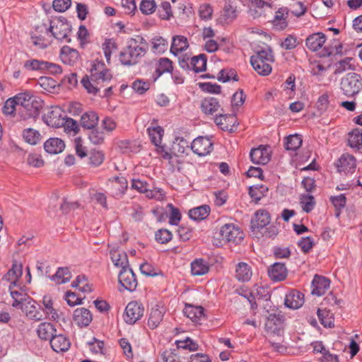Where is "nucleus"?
<instances>
[{
	"label": "nucleus",
	"mask_w": 362,
	"mask_h": 362,
	"mask_svg": "<svg viewBox=\"0 0 362 362\" xmlns=\"http://www.w3.org/2000/svg\"><path fill=\"white\" fill-rule=\"evenodd\" d=\"M148 48V45L144 37L136 36L135 38H130L126 47L120 52L119 61L123 65H134L144 57Z\"/></svg>",
	"instance_id": "1"
},
{
	"label": "nucleus",
	"mask_w": 362,
	"mask_h": 362,
	"mask_svg": "<svg viewBox=\"0 0 362 362\" xmlns=\"http://www.w3.org/2000/svg\"><path fill=\"white\" fill-rule=\"evenodd\" d=\"M216 235L221 245L230 243L238 245L243 241L244 238L243 230L234 223L224 224Z\"/></svg>",
	"instance_id": "2"
},
{
	"label": "nucleus",
	"mask_w": 362,
	"mask_h": 362,
	"mask_svg": "<svg viewBox=\"0 0 362 362\" xmlns=\"http://www.w3.org/2000/svg\"><path fill=\"white\" fill-rule=\"evenodd\" d=\"M340 89L346 97H354L362 90L361 76L356 73H348L341 79Z\"/></svg>",
	"instance_id": "3"
},
{
	"label": "nucleus",
	"mask_w": 362,
	"mask_h": 362,
	"mask_svg": "<svg viewBox=\"0 0 362 362\" xmlns=\"http://www.w3.org/2000/svg\"><path fill=\"white\" fill-rule=\"evenodd\" d=\"M144 308L141 303L136 301L129 302L126 306L123 318L129 325H134L144 315Z\"/></svg>",
	"instance_id": "4"
},
{
	"label": "nucleus",
	"mask_w": 362,
	"mask_h": 362,
	"mask_svg": "<svg viewBox=\"0 0 362 362\" xmlns=\"http://www.w3.org/2000/svg\"><path fill=\"white\" fill-rule=\"evenodd\" d=\"M48 30L56 39L61 41L65 40L67 42H71V39L69 38L71 26L68 23L60 20L51 22Z\"/></svg>",
	"instance_id": "5"
},
{
	"label": "nucleus",
	"mask_w": 362,
	"mask_h": 362,
	"mask_svg": "<svg viewBox=\"0 0 362 362\" xmlns=\"http://www.w3.org/2000/svg\"><path fill=\"white\" fill-rule=\"evenodd\" d=\"M213 146L214 144L209 138L199 136L192 141L191 148L199 156H205L212 151Z\"/></svg>",
	"instance_id": "6"
},
{
	"label": "nucleus",
	"mask_w": 362,
	"mask_h": 362,
	"mask_svg": "<svg viewBox=\"0 0 362 362\" xmlns=\"http://www.w3.org/2000/svg\"><path fill=\"white\" fill-rule=\"evenodd\" d=\"M118 280L119 284L127 291H133L137 286L135 274L129 267L121 269L119 273Z\"/></svg>",
	"instance_id": "7"
},
{
	"label": "nucleus",
	"mask_w": 362,
	"mask_h": 362,
	"mask_svg": "<svg viewBox=\"0 0 362 362\" xmlns=\"http://www.w3.org/2000/svg\"><path fill=\"white\" fill-rule=\"evenodd\" d=\"M250 156L253 163L265 165L271 159L270 148L268 146L260 145L250 151Z\"/></svg>",
	"instance_id": "8"
},
{
	"label": "nucleus",
	"mask_w": 362,
	"mask_h": 362,
	"mask_svg": "<svg viewBox=\"0 0 362 362\" xmlns=\"http://www.w3.org/2000/svg\"><path fill=\"white\" fill-rule=\"evenodd\" d=\"M37 303L30 297L18 308H21L30 319L40 321L44 319V317L39 310L40 308H37Z\"/></svg>",
	"instance_id": "9"
},
{
	"label": "nucleus",
	"mask_w": 362,
	"mask_h": 362,
	"mask_svg": "<svg viewBox=\"0 0 362 362\" xmlns=\"http://www.w3.org/2000/svg\"><path fill=\"white\" fill-rule=\"evenodd\" d=\"M339 172L345 174L353 173L356 167L355 158L350 154H343L336 163Z\"/></svg>",
	"instance_id": "10"
},
{
	"label": "nucleus",
	"mask_w": 362,
	"mask_h": 362,
	"mask_svg": "<svg viewBox=\"0 0 362 362\" xmlns=\"http://www.w3.org/2000/svg\"><path fill=\"white\" fill-rule=\"evenodd\" d=\"M62 110L58 106L52 107L43 116L45 122L52 127H59L63 124Z\"/></svg>",
	"instance_id": "11"
},
{
	"label": "nucleus",
	"mask_w": 362,
	"mask_h": 362,
	"mask_svg": "<svg viewBox=\"0 0 362 362\" xmlns=\"http://www.w3.org/2000/svg\"><path fill=\"white\" fill-rule=\"evenodd\" d=\"M49 344L53 351L57 353L65 352L69 349L71 346L70 340L66 335L57 334V332L51 338Z\"/></svg>",
	"instance_id": "12"
},
{
	"label": "nucleus",
	"mask_w": 362,
	"mask_h": 362,
	"mask_svg": "<svg viewBox=\"0 0 362 362\" xmlns=\"http://www.w3.org/2000/svg\"><path fill=\"white\" fill-rule=\"evenodd\" d=\"M270 221L269 213L265 209H259L256 211L255 217L251 221V228L253 231H259L267 226Z\"/></svg>",
	"instance_id": "13"
},
{
	"label": "nucleus",
	"mask_w": 362,
	"mask_h": 362,
	"mask_svg": "<svg viewBox=\"0 0 362 362\" xmlns=\"http://www.w3.org/2000/svg\"><path fill=\"white\" fill-rule=\"evenodd\" d=\"M42 107V101L37 96L33 95L29 103L25 107L20 110L23 112H25V117L36 118L40 115V111Z\"/></svg>",
	"instance_id": "14"
},
{
	"label": "nucleus",
	"mask_w": 362,
	"mask_h": 362,
	"mask_svg": "<svg viewBox=\"0 0 362 362\" xmlns=\"http://www.w3.org/2000/svg\"><path fill=\"white\" fill-rule=\"evenodd\" d=\"M238 16L236 7L230 0L226 1L221 13L218 21L221 24H229L233 22Z\"/></svg>",
	"instance_id": "15"
},
{
	"label": "nucleus",
	"mask_w": 362,
	"mask_h": 362,
	"mask_svg": "<svg viewBox=\"0 0 362 362\" xmlns=\"http://www.w3.org/2000/svg\"><path fill=\"white\" fill-rule=\"evenodd\" d=\"M268 274L273 281H281L286 278L288 270L285 264L276 262L269 267Z\"/></svg>",
	"instance_id": "16"
},
{
	"label": "nucleus",
	"mask_w": 362,
	"mask_h": 362,
	"mask_svg": "<svg viewBox=\"0 0 362 362\" xmlns=\"http://www.w3.org/2000/svg\"><path fill=\"white\" fill-rule=\"evenodd\" d=\"M330 281L326 277L315 275L312 281V294L317 296H323L328 290Z\"/></svg>",
	"instance_id": "17"
},
{
	"label": "nucleus",
	"mask_w": 362,
	"mask_h": 362,
	"mask_svg": "<svg viewBox=\"0 0 362 362\" xmlns=\"http://www.w3.org/2000/svg\"><path fill=\"white\" fill-rule=\"evenodd\" d=\"M60 58L64 64L73 66L79 60V53L74 48L64 46L60 50Z\"/></svg>",
	"instance_id": "18"
},
{
	"label": "nucleus",
	"mask_w": 362,
	"mask_h": 362,
	"mask_svg": "<svg viewBox=\"0 0 362 362\" xmlns=\"http://www.w3.org/2000/svg\"><path fill=\"white\" fill-rule=\"evenodd\" d=\"M74 322L79 327H87L93 320L90 312L84 308H76L73 315Z\"/></svg>",
	"instance_id": "19"
},
{
	"label": "nucleus",
	"mask_w": 362,
	"mask_h": 362,
	"mask_svg": "<svg viewBox=\"0 0 362 362\" xmlns=\"http://www.w3.org/2000/svg\"><path fill=\"white\" fill-rule=\"evenodd\" d=\"M23 274V266L21 264L14 262L12 267L8 271V272L4 276V279L9 281V286H17L19 284V279L21 278Z\"/></svg>",
	"instance_id": "20"
},
{
	"label": "nucleus",
	"mask_w": 362,
	"mask_h": 362,
	"mask_svg": "<svg viewBox=\"0 0 362 362\" xmlns=\"http://www.w3.org/2000/svg\"><path fill=\"white\" fill-rule=\"evenodd\" d=\"M90 71V77L93 82H95L103 78H105V80L112 79V74H110V70L105 67V64L103 62H98L95 63Z\"/></svg>",
	"instance_id": "21"
},
{
	"label": "nucleus",
	"mask_w": 362,
	"mask_h": 362,
	"mask_svg": "<svg viewBox=\"0 0 362 362\" xmlns=\"http://www.w3.org/2000/svg\"><path fill=\"white\" fill-rule=\"evenodd\" d=\"M8 290L12 298L13 299V302L12 303L13 307L19 308L25 300H27V298H30L26 293L22 291L21 284H18L17 286H9Z\"/></svg>",
	"instance_id": "22"
},
{
	"label": "nucleus",
	"mask_w": 362,
	"mask_h": 362,
	"mask_svg": "<svg viewBox=\"0 0 362 362\" xmlns=\"http://www.w3.org/2000/svg\"><path fill=\"white\" fill-rule=\"evenodd\" d=\"M285 305L289 308L298 309L304 303V296L298 291H291L286 296Z\"/></svg>",
	"instance_id": "23"
},
{
	"label": "nucleus",
	"mask_w": 362,
	"mask_h": 362,
	"mask_svg": "<svg viewBox=\"0 0 362 362\" xmlns=\"http://www.w3.org/2000/svg\"><path fill=\"white\" fill-rule=\"evenodd\" d=\"M326 40V36L322 33H316L310 35L306 40V47L311 51H317L322 47Z\"/></svg>",
	"instance_id": "24"
},
{
	"label": "nucleus",
	"mask_w": 362,
	"mask_h": 362,
	"mask_svg": "<svg viewBox=\"0 0 362 362\" xmlns=\"http://www.w3.org/2000/svg\"><path fill=\"white\" fill-rule=\"evenodd\" d=\"M288 8L281 7L279 8V10L276 12L274 18L272 21L274 27L279 30H284L288 26Z\"/></svg>",
	"instance_id": "25"
},
{
	"label": "nucleus",
	"mask_w": 362,
	"mask_h": 362,
	"mask_svg": "<svg viewBox=\"0 0 362 362\" xmlns=\"http://www.w3.org/2000/svg\"><path fill=\"white\" fill-rule=\"evenodd\" d=\"M165 309L163 307L156 305L152 308L148 320V327L153 329L158 327L160 322L163 320Z\"/></svg>",
	"instance_id": "26"
},
{
	"label": "nucleus",
	"mask_w": 362,
	"mask_h": 362,
	"mask_svg": "<svg viewBox=\"0 0 362 362\" xmlns=\"http://www.w3.org/2000/svg\"><path fill=\"white\" fill-rule=\"evenodd\" d=\"M156 124L157 121L153 119L151 122V125L147 128V132L149 137L151 138V142L156 146H158V145L161 144L164 130L161 127Z\"/></svg>",
	"instance_id": "27"
},
{
	"label": "nucleus",
	"mask_w": 362,
	"mask_h": 362,
	"mask_svg": "<svg viewBox=\"0 0 362 362\" xmlns=\"http://www.w3.org/2000/svg\"><path fill=\"white\" fill-rule=\"evenodd\" d=\"M64 148V142L59 138H50L44 144L45 150L50 154L59 153Z\"/></svg>",
	"instance_id": "28"
},
{
	"label": "nucleus",
	"mask_w": 362,
	"mask_h": 362,
	"mask_svg": "<svg viewBox=\"0 0 362 362\" xmlns=\"http://www.w3.org/2000/svg\"><path fill=\"white\" fill-rule=\"evenodd\" d=\"M98 115L94 111H88L83 113L81 117V124L84 129H93L98 123Z\"/></svg>",
	"instance_id": "29"
},
{
	"label": "nucleus",
	"mask_w": 362,
	"mask_h": 362,
	"mask_svg": "<svg viewBox=\"0 0 362 362\" xmlns=\"http://www.w3.org/2000/svg\"><path fill=\"white\" fill-rule=\"evenodd\" d=\"M220 107L218 100L213 97L204 98L201 103V109L206 115H213L218 110Z\"/></svg>",
	"instance_id": "30"
},
{
	"label": "nucleus",
	"mask_w": 362,
	"mask_h": 362,
	"mask_svg": "<svg viewBox=\"0 0 362 362\" xmlns=\"http://www.w3.org/2000/svg\"><path fill=\"white\" fill-rule=\"evenodd\" d=\"M57 332L54 325L49 322H42L37 329L38 337L42 340H49Z\"/></svg>",
	"instance_id": "31"
},
{
	"label": "nucleus",
	"mask_w": 362,
	"mask_h": 362,
	"mask_svg": "<svg viewBox=\"0 0 362 362\" xmlns=\"http://www.w3.org/2000/svg\"><path fill=\"white\" fill-rule=\"evenodd\" d=\"M189 47L187 37L182 35H177L173 38V42L170 47V52L174 55L178 54L186 50Z\"/></svg>",
	"instance_id": "32"
},
{
	"label": "nucleus",
	"mask_w": 362,
	"mask_h": 362,
	"mask_svg": "<svg viewBox=\"0 0 362 362\" xmlns=\"http://www.w3.org/2000/svg\"><path fill=\"white\" fill-rule=\"evenodd\" d=\"M252 275L251 267L245 262H240L235 269V277L239 281H248Z\"/></svg>",
	"instance_id": "33"
},
{
	"label": "nucleus",
	"mask_w": 362,
	"mask_h": 362,
	"mask_svg": "<svg viewBox=\"0 0 362 362\" xmlns=\"http://www.w3.org/2000/svg\"><path fill=\"white\" fill-rule=\"evenodd\" d=\"M209 271V263L203 259H196L191 263V272L194 276H202Z\"/></svg>",
	"instance_id": "34"
},
{
	"label": "nucleus",
	"mask_w": 362,
	"mask_h": 362,
	"mask_svg": "<svg viewBox=\"0 0 362 362\" xmlns=\"http://www.w3.org/2000/svg\"><path fill=\"white\" fill-rule=\"evenodd\" d=\"M211 211L209 206L204 204L189 211V216L194 221H202L206 219Z\"/></svg>",
	"instance_id": "35"
},
{
	"label": "nucleus",
	"mask_w": 362,
	"mask_h": 362,
	"mask_svg": "<svg viewBox=\"0 0 362 362\" xmlns=\"http://www.w3.org/2000/svg\"><path fill=\"white\" fill-rule=\"evenodd\" d=\"M204 309L202 306L186 305L184 309L185 315L192 321H198L204 317Z\"/></svg>",
	"instance_id": "36"
},
{
	"label": "nucleus",
	"mask_w": 362,
	"mask_h": 362,
	"mask_svg": "<svg viewBox=\"0 0 362 362\" xmlns=\"http://www.w3.org/2000/svg\"><path fill=\"white\" fill-rule=\"evenodd\" d=\"M110 258L116 267H121L122 269L129 267L128 257L125 252H119L117 250H110Z\"/></svg>",
	"instance_id": "37"
},
{
	"label": "nucleus",
	"mask_w": 362,
	"mask_h": 362,
	"mask_svg": "<svg viewBox=\"0 0 362 362\" xmlns=\"http://www.w3.org/2000/svg\"><path fill=\"white\" fill-rule=\"evenodd\" d=\"M42 304L45 308V313L47 315H50L51 319L56 321L61 319L62 313L59 315L57 310L53 308V301L50 296H45L42 299Z\"/></svg>",
	"instance_id": "38"
},
{
	"label": "nucleus",
	"mask_w": 362,
	"mask_h": 362,
	"mask_svg": "<svg viewBox=\"0 0 362 362\" xmlns=\"http://www.w3.org/2000/svg\"><path fill=\"white\" fill-rule=\"evenodd\" d=\"M173 70V62L168 58L163 57L158 60L155 73L158 78L164 73H171Z\"/></svg>",
	"instance_id": "39"
},
{
	"label": "nucleus",
	"mask_w": 362,
	"mask_h": 362,
	"mask_svg": "<svg viewBox=\"0 0 362 362\" xmlns=\"http://www.w3.org/2000/svg\"><path fill=\"white\" fill-rule=\"evenodd\" d=\"M270 63L271 62L250 59V64L252 66L259 75L262 76H267L271 73L272 66L270 65Z\"/></svg>",
	"instance_id": "40"
},
{
	"label": "nucleus",
	"mask_w": 362,
	"mask_h": 362,
	"mask_svg": "<svg viewBox=\"0 0 362 362\" xmlns=\"http://www.w3.org/2000/svg\"><path fill=\"white\" fill-rule=\"evenodd\" d=\"M303 140L299 134L289 135L285 138L284 145L287 151H296L302 145Z\"/></svg>",
	"instance_id": "41"
},
{
	"label": "nucleus",
	"mask_w": 362,
	"mask_h": 362,
	"mask_svg": "<svg viewBox=\"0 0 362 362\" xmlns=\"http://www.w3.org/2000/svg\"><path fill=\"white\" fill-rule=\"evenodd\" d=\"M71 279V274L68 267H59L51 279L56 281L57 284H65Z\"/></svg>",
	"instance_id": "42"
},
{
	"label": "nucleus",
	"mask_w": 362,
	"mask_h": 362,
	"mask_svg": "<svg viewBox=\"0 0 362 362\" xmlns=\"http://www.w3.org/2000/svg\"><path fill=\"white\" fill-rule=\"evenodd\" d=\"M23 137L25 142L31 145H35L41 140V135L40 132L33 128L24 129L23 132Z\"/></svg>",
	"instance_id": "43"
},
{
	"label": "nucleus",
	"mask_w": 362,
	"mask_h": 362,
	"mask_svg": "<svg viewBox=\"0 0 362 362\" xmlns=\"http://www.w3.org/2000/svg\"><path fill=\"white\" fill-rule=\"evenodd\" d=\"M206 57L204 54L193 57L191 59L192 68L196 73L204 71L206 68Z\"/></svg>",
	"instance_id": "44"
},
{
	"label": "nucleus",
	"mask_w": 362,
	"mask_h": 362,
	"mask_svg": "<svg viewBox=\"0 0 362 362\" xmlns=\"http://www.w3.org/2000/svg\"><path fill=\"white\" fill-rule=\"evenodd\" d=\"M348 143L351 148H361L362 147V131L355 129L350 132Z\"/></svg>",
	"instance_id": "45"
},
{
	"label": "nucleus",
	"mask_w": 362,
	"mask_h": 362,
	"mask_svg": "<svg viewBox=\"0 0 362 362\" xmlns=\"http://www.w3.org/2000/svg\"><path fill=\"white\" fill-rule=\"evenodd\" d=\"M250 59L271 63L274 61L272 50L269 47L257 51L256 54L252 55Z\"/></svg>",
	"instance_id": "46"
},
{
	"label": "nucleus",
	"mask_w": 362,
	"mask_h": 362,
	"mask_svg": "<svg viewBox=\"0 0 362 362\" xmlns=\"http://www.w3.org/2000/svg\"><path fill=\"white\" fill-rule=\"evenodd\" d=\"M47 62L38 59L27 60L24 63V68L28 71H45Z\"/></svg>",
	"instance_id": "47"
},
{
	"label": "nucleus",
	"mask_w": 362,
	"mask_h": 362,
	"mask_svg": "<svg viewBox=\"0 0 362 362\" xmlns=\"http://www.w3.org/2000/svg\"><path fill=\"white\" fill-rule=\"evenodd\" d=\"M330 202L335 207L336 216H339L341 210L346 206V198L344 194H341L337 196H332L330 197Z\"/></svg>",
	"instance_id": "48"
},
{
	"label": "nucleus",
	"mask_w": 362,
	"mask_h": 362,
	"mask_svg": "<svg viewBox=\"0 0 362 362\" xmlns=\"http://www.w3.org/2000/svg\"><path fill=\"white\" fill-rule=\"evenodd\" d=\"M127 181L126 178L116 177L115 182L112 184V188L115 189L114 196H122L124 194L127 188Z\"/></svg>",
	"instance_id": "49"
},
{
	"label": "nucleus",
	"mask_w": 362,
	"mask_h": 362,
	"mask_svg": "<svg viewBox=\"0 0 362 362\" xmlns=\"http://www.w3.org/2000/svg\"><path fill=\"white\" fill-rule=\"evenodd\" d=\"M157 8L155 0H141L139 9L143 14L150 15L155 12Z\"/></svg>",
	"instance_id": "50"
},
{
	"label": "nucleus",
	"mask_w": 362,
	"mask_h": 362,
	"mask_svg": "<svg viewBox=\"0 0 362 362\" xmlns=\"http://www.w3.org/2000/svg\"><path fill=\"white\" fill-rule=\"evenodd\" d=\"M158 13L161 19L169 20L173 16V11L170 2H162L158 8Z\"/></svg>",
	"instance_id": "51"
},
{
	"label": "nucleus",
	"mask_w": 362,
	"mask_h": 362,
	"mask_svg": "<svg viewBox=\"0 0 362 362\" xmlns=\"http://www.w3.org/2000/svg\"><path fill=\"white\" fill-rule=\"evenodd\" d=\"M217 79L219 81H221L223 83L228 82L230 79H233L234 81H238V76L235 71L233 69H230V70L222 69L219 71Z\"/></svg>",
	"instance_id": "52"
},
{
	"label": "nucleus",
	"mask_w": 362,
	"mask_h": 362,
	"mask_svg": "<svg viewBox=\"0 0 362 362\" xmlns=\"http://www.w3.org/2000/svg\"><path fill=\"white\" fill-rule=\"evenodd\" d=\"M81 83L88 93L94 95L99 92L101 88V86H98L95 82H93V80H91V77L89 78L88 76H85L82 78Z\"/></svg>",
	"instance_id": "53"
},
{
	"label": "nucleus",
	"mask_w": 362,
	"mask_h": 362,
	"mask_svg": "<svg viewBox=\"0 0 362 362\" xmlns=\"http://www.w3.org/2000/svg\"><path fill=\"white\" fill-rule=\"evenodd\" d=\"M90 130V132L88 134V139L91 143L93 144H101L104 142L105 134L103 131L96 127Z\"/></svg>",
	"instance_id": "54"
},
{
	"label": "nucleus",
	"mask_w": 362,
	"mask_h": 362,
	"mask_svg": "<svg viewBox=\"0 0 362 362\" xmlns=\"http://www.w3.org/2000/svg\"><path fill=\"white\" fill-rule=\"evenodd\" d=\"M300 204L304 211L310 212L315 204L314 197L309 194H303L300 197Z\"/></svg>",
	"instance_id": "55"
},
{
	"label": "nucleus",
	"mask_w": 362,
	"mask_h": 362,
	"mask_svg": "<svg viewBox=\"0 0 362 362\" xmlns=\"http://www.w3.org/2000/svg\"><path fill=\"white\" fill-rule=\"evenodd\" d=\"M172 233L167 229H159L156 232L155 239L160 244H166L172 240Z\"/></svg>",
	"instance_id": "56"
},
{
	"label": "nucleus",
	"mask_w": 362,
	"mask_h": 362,
	"mask_svg": "<svg viewBox=\"0 0 362 362\" xmlns=\"http://www.w3.org/2000/svg\"><path fill=\"white\" fill-rule=\"evenodd\" d=\"M62 126H63L64 129L68 132H73L76 134L79 132L78 122L70 117H64Z\"/></svg>",
	"instance_id": "57"
},
{
	"label": "nucleus",
	"mask_w": 362,
	"mask_h": 362,
	"mask_svg": "<svg viewBox=\"0 0 362 362\" xmlns=\"http://www.w3.org/2000/svg\"><path fill=\"white\" fill-rule=\"evenodd\" d=\"M317 316L321 324L325 327H332L333 322L329 316V312L326 310H317Z\"/></svg>",
	"instance_id": "58"
},
{
	"label": "nucleus",
	"mask_w": 362,
	"mask_h": 362,
	"mask_svg": "<svg viewBox=\"0 0 362 362\" xmlns=\"http://www.w3.org/2000/svg\"><path fill=\"white\" fill-rule=\"evenodd\" d=\"M315 245L314 240L311 237H303L298 242V247L304 253L309 252Z\"/></svg>",
	"instance_id": "59"
},
{
	"label": "nucleus",
	"mask_w": 362,
	"mask_h": 362,
	"mask_svg": "<svg viewBox=\"0 0 362 362\" xmlns=\"http://www.w3.org/2000/svg\"><path fill=\"white\" fill-rule=\"evenodd\" d=\"M177 349H188L189 351H197L199 345L197 342L187 337L185 340L177 341Z\"/></svg>",
	"instance_id": "60"
},
{
	"label": "nucleus",
	"mask_w": 362,
	"mask_h": 362,
	"mask_svg": "<svg viewBox=\"0 0 362 362\" xmlns=\"http://www.w3.org/2000/svg\"><path fill=\"white\" fill-rule=\"evenodd\" d=\"M38 84L46 91H51L57 86L55 80L50 77L41 76L38 79Z\"/></svg>",
	"instance_id": "61"
},
{
	"label": "nucleus",
	"mask_w": 362,
	"mask_h": 362,
	"mask_svg": "<svg viewBox=\"0 0 362 362\" xmlns=\"http://www.w3.org/2000/svg\"><path fill=\"white\" fill-rule=\"evenodd\" d=\"M176 350H165L160 355L159 362H180L179 356L175 352Z\"/></svg>",
	"instance_id": "62"
},
{
	"label": "nucleus",
	"mask_w": 362,
	"mask_h": 362,
	"mask_svg": "<svg viewBox=\"0 0 362 362\" xmlns=\"http://www.w3.org/2000/svg\"><path fill=\"white\" fill-rule=\"evenodd\" d=\"M33 95L29 93H21L14 96L13 99L15 100L16 105L21 107L20 110H22L27 103H29Z\"/></svg>",
	"instance_id": "63"
},
{
	"label": "nucleus",
	"mask_w": 362,
	"mask_h": 362,
	"mask_svg": "<svg viewBox=\"0 0 362 362\" xmlns=\"http://www.w3.org/2000/svg\"><path fill=\"white\" fill-rule=\"evenodd\" d=\"M199 85L202 90L206 93L218 94L221 91V86L216 83L206 82L200 83Z\"/></svg>",
	"instance_id": "64"
}]
</instances>
